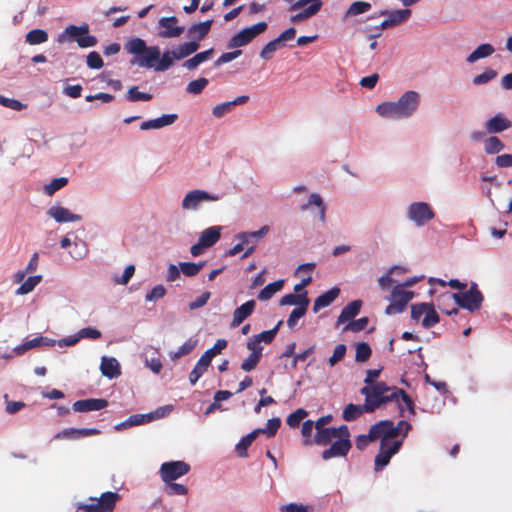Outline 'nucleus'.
I'll list each match as a JSON object with an SVG mask.
<instances>
[{
	"label": "nucleus",
	"instance_id": "obj_53",
	"mask_svg": "<svg viewBox=\"0 0 512 512\" xmlns=\"http://www.w3.org/2000/svg\"><path fill=\"white\" fill-rule=\"evenodd\" d=\"M262 357V354L260 351H257L255 353H251L241 364V369L249 372L256 368L258 365L260 359Z\"/></svg>",
	"mask_w": 512,
	"mask_h": 512
},
{
	"label": "nucleus",
	"instance_id": "obj_40",
	"mask_svg": "<svg viewBox=\"0 0 512 512\" xmlns=\"http://www.w3.org/2000/svg\"><path fill=\"white\" fill-rule=\"evenodd\" d=\"M147 47L146 42L141 38H134L126 44L127 52L133 54L135 57L143 54Z\"/></svg>",
	"mask_w": 512,
	"mask_h": 512
},
{
	"label": "nucleus",
	"instance_id": "obj_5",
	"mask_svg": "<svg viewBox=\"0 0 512 512\" xmlns=\"http://www.w3.org/2000/svg\"><path fill=\"white\" fill-rule=\"evenodd\" d=\"M448 297L453 298L458 306L470 312L480 309L484 299L476 283H472L468 291L448 294Z\"/></svg>",
	"mask_w": 512,
	"mask_h": 512
},
{
	"label": "nucleus",
	"instance_id": "obj_27",
	"mask_svg": "<svg viewBox=\"0 0 512 512\" xmlns=\"http://www.w3.org/2000/svg\"><path fill=\"white\" fill-rule=\"evenodd\" d=\"M340 294L338 287H333L325 293L318 296L313 304V311L317 313L320 309L329 306Z\"/></svg>",
	"mask_w": 512,
	"mask_h": 512
},
{
	"label": "nucleus",
	"instance_id": "obj_58",
	"mask_svg": "<svg viewBox=\"0 0 512 512\" xmlns=\"http://www.w3.org/2000/svg\"><path fill=\"white\" fill-rule=\"evenodd\" d=\"M281 325H282V321H279L275 325L274 328H272L270 330L263 331V332L255 335V336L258 339H260V342H264L266 344H270L274 340V338H275V336H276V334H277V332H278V330H279Z\"/></svg>",
	"mask_w": 512,
	"mask_h": 512
},
{
	"label": "nucleus",
	"instance_id": "obj_45",
	"mask_svg": "<svg viewBox=\"0 0 512 512\" xmlns=\"http://www.w3.org/2000/svg\"><path fill=\"white\" fill-rule=\"evenodd\" d=\"M307 297V292L304 291L302 294H286L280 299V305H298L301 306Z\"/></svg>",
	"mask_w": 512,
	"mask_h": 512
},
{
	"label": "nucleus",
	"instance_id": "obj_55",
	"mask_svg": "<svg viewBox=\"0 0 512 512\" xmlns=\"http://www.w3.org/2000/svg\"><path fill=\"white\" fill-rule=\"evenodd\" d=\"M313 427H315V423L312 420H306L302 424L301 433L303 436V444L305 446H309L314 442L311 439Z\"/></svg>",
	"mask_w": 512,
	"mask_h": 512
},
{
	"label": "nucleus",
	"instance_id": "obj_31",
	"mask_svg": "<svg viewBox=\"0 0 512 512\" xmlns=\"http://www.w3.org/2000/svg\"><path fill=\"white\" fill-rule=\"evenodd\" d=\"M89 32V27L87 24L76 26L69 25L65 28L63 34L59 36L58 42H63L67 38L75 39L77 41L78 37H81L83 34H87Z\"/></svg>",
	"mask_w": 512,
	"mask_h": 512
},
{
	"label": "nucleus",
	"instance_id": "obj_56",
	"mask_svg": "<svg viewBox=\"0 0 512 512\" xmlns=\"http://www.w3.org/2000/svg\"><path fill=\"white\" fill-rule=\"evenodd\" d=\"M368 318L362 317L357 320L350 321L343 329L344 332L352 331V332H360L364 330L368 325Z\"/></svg>",
	"mask_w": 512,
	"mask_h": 512
},
{
	"label": "nucleus",
	"instance_id": "obj_50",
	"mask_svg": "<svg viewBox=\"0 0 512 512\" xmlns=\"http://www.w3.org/2000/svg\"><path fill=\"white\" fill-rule=\"evenodd\" d=\"M209 81L207 78L201 77L196 80L191 81L187 87L186 91L189 94L197 95L200 94L205 87L208 85Z\"/></svg>",
	"mask_w": 512,
	"mask_h": 512
},
{
	"label": "nucleus",
	"instance_id": "obj_61",
	"mask_svg": "<svg viewBox=\"0 0 512 512\" xmlns=\"http://www.w3.org/2000/svg\"><path fill=\"white\" fill-rule=\"evenodd\" d=\"M104 65L100 54L96 51H92L87 56V66L91 69H100Z\"/></svg>",
	"mask_w": 512,
	"mask_h": 512
},
{
	"label": "nucleus",
	"instance_id": "obj_43",
	"mask_svg": "<svg viewBox=\"0 0 512 512\" xmlns=\"http://www.w3.org/2000/svg\"><path fill=\"white\" fill-rule=\"evenodd\" d=\"M48 40V34L42 29H34L27 33L26 42L30 45H37Z\"/></svg>",
	"mask_w": 512,
	"mask_h": 512
},
{
	"label": "nucleus",
	"instance_id": "obj_3",
	"mask_svg": "<svg viewBox=\"0 0 512 512\" xmlns=\"http://www.w3.org/2000/svg\"><path fill=\"white\" fill-rule=\"evenodd\" d=\"M382 386L375 387L374 389L361 388L360 393L365 396L363 405L348 404L342 413V418L345 421H354L358 419L363 413H372L378 409L382 399L378 398L382 394Z\"/></svg>",
	"mask_w": 512,
	"mask_h": 512
},
{
	"label": "nucleus",
	"instance_id": "obj_2",
	"mask_svg": "<svg viewBox=\"0 0 512 512\" xmlns=\"http://www.w3.org/2000/svg\"><path fill=\"white\" fill-rule=\"evenodd\" d=\"M381 369H369L366 371V378L364 380L365 386L363 388L374 389L375 387L382 386V394L378 398L382 399L381 404L388 403L389 400L396 399L397 396H402V400L412 415H416L415 405L407 392L401 388L390 387L385 382H375L374 380L379 377Z\"/></svg>",
	"mask_w": 512,
	"mask_h": 512
},
{
	"label": "nucleus",
	"instance_id": "obj_28",
	"mask_svg": "<svg viewBox=\"0 0 512 512\" xmlns=\"http://www.w3.org/2000/svg\"><path fill=\"white\" fill-rule=\"evenodd\" d=\"M221 237V227L220 226H212L205 229L200 237L199 241L201 245H204L206 248L213 246Z\"/></svg>",
	"mask_w": 512,
	"mask_h": 512
},
{
	"label": "nucleus",
	"instance_id": "obj_16",
	"mask_svg": "<svg viewBox=\"0 0 512 512\" xmlns=\"http://www.w3.org/2000/svg\"><path fill=\"white\" fill-rule=\"evenodd\" d=\"M351 449L350 439H337L331 446L322 452V459L346 456Z\"/></svg>",
	"mask_w": 512,
	"mask_h": 512
},
{
	"label": "nucleus",
	"instance_id": "obj_52",
	"mask_svg": "<svg viewBox=\"0 0 512 512\" xmlns=\"http://www.w3.org/2000/svg\"><path fill=\"white\" fill-rule=\"evenodd\" d=\"M308 415L307 411L303 408H299L291 413L287 419V425L291 428H296L300 425V422Z\"/></svg>",
	"mask_w": 512,
	"mask_h": 512
},
{
	"label": "nucleus",
	"instance_id": "obj_17",
	"mask_svg": "<svg viewBox=\"0 0 512 512\" xmlns=\"http://www.w3.org/2000/svg\"><path fill=\"white\" fill-rule=\"evenodd\" d=\"M108 406V401L102 398H89L78 400L73 403V410L76 412H89L101 410Z\"/></svg>",
	"mask_w": 512,
	"mask_h": 512
},
{
	"label": "nucleus",
	"instance_id": "obj_30",
	"mask_svg": "<svg viewBox=\"0 0 512 512\" xmlns=\"http://www.w3.org/2000/svg\"><path fill=\"white\" fill-rule=\"evenodd\" d=\"M199 47L200 45L196 41L185 42L172 50V55L176 60H181L195 53Z\"/></svg>",
	"mask_w": 512,
	"mask_h": 512
},
{
	"label": "nucleus",
	"instance_id": "obj_63",
	"mask_svg": "<svg viewBox=\"0 0 512 512\" xmlns=\"http://www.w3.org/2000/svg\"><path fill=\"white\" fill-rule=\"evenodd\" d=\"M166 289L163 285L159 284L152 288V290L146 294V301H155L165 296Z\"/></svg>",
	"mask_w": 512,
	"mask_h": 512
},
{
	"label": "nucleus",
	"instance_id": "obj_38",
	"mask_svg": "<svg viewBox=\"0 0 512 512\" xmlns=\"http://www.w3.org/2000/svg\"><path fill=\"white\" fill-rule=\"evenodd\" d=\"M505 148L504 143L497 136H490L484 142V150L487 154H497Z\"/></svg>",
	"mask_w": 512,
	"mask_h": 512
},
{
	"label": "nucleus",
	"instance_id": "obj_23",
	"mask_svg": "<svg viewBox=\"0 0 512 512\" xmlns=\"http://www.w3.org/2000/svg\"><path fill=\"white\" fill-rule=\"evenodd\" d=\"M178 119L177 114H164L159 118L142 122L141 130L160 129L162 127L173 124Z\"/></svg>",
	"mask_w": 512,
	"mask_h": 512
},
{
	"label": "nucleus",
	"instance_id": "obj_34",
	"mask_svg": "<svg viewBox=\"0 0 512 512\" xmlns=\"http://www.w3.org/2000/svg\"><path fill=\"white\" fill-rule=\"evenodd\" d=\"M284 286V280L280 279L273 283L267 284L258 294L260 301H267L271 299L275 293L279 292Z\"/></svg>",
	"mask_w": 512,
	"mask_h": 512
},
{
	"label": "nucleus",
	"instance_id": "obj_54",
	"mask_svg": "<svg viewBox=\"0 0 512 512\" xmlns=\"http://www.w3.org/2000/svg\"><path fill=\"white\" fill-rule=\"evenodd\" d=\"M152 97L149 93L139 92L137 86L131 87L127 93V99L131 102L149 101Z\"/></svg>",
	"mask_w": 512,
	"mask_h": 512
},
{
	"label": "nucleus",
	"instance_id": "obj_62",
	"mask_svg": "<svg viewBox=\"0 0 512 512\" xmlns=\"http://www.w3.org/2000/svg\"><path fill=\"white\" fill-rule=\"evenodd\" d=\"M242 54L241 50H234L232 52L223 53L214 63L216 67H219L225 63L231 62L238 58Z\"/></svg>",
	"mask_w": 512,
	"mask_h": 512
},
{
	"label": "nucleus",
	"instance_id": "obj_32",
	"mask_svg": "<svg viewBox=\"0 0 512 512\" xmlns=\"http://www.w3.org/2000/svg\"><path fill=\"white\" fill-rule=\"evenodd\" d=\"M213 53H214L213 48L199 52L196 55H194L192 58L186 60L183 63V67H185L188 70H194L201 63L209 60L212 57Z\"/></svg>",
	"mask_w": 512,
	"mask_h": 512
},
{
	"label": "nucleus",
	"instance_id": "obj_25",
	"mask_svg": "<svg viewBox=\"0 0 512 512\" xmlns=\"http://www.w3.org/2000/svg\"><path fill=\"white\" fill-rule=\"evenodd\" d=\"M412 11L410 9H399V10H382L379 12V16H387L392 27L400 25L406 22L411 17Z\"/></svg>",
	"mask_w": 512,
	"mask_h": 512
},
{
	"label": "nucleus",
	"instance_id": "obj_47",
	"mask_svg": "<svg viewBox=\"0 0 512 512\" xmlns=\"http://www.w3.org/2000/svg\"><path fill=\"white\" fill-rule=\"evenodd\" d=\"M372 350L368 343L366 342H360L356 345V354H355V360L356 362H366L371 357Z\"/></svg>",
	"mask_w": 512,
	"mask_h": 512
},
{
	"label": "nucleus",
	"instance_id": "obj_6",
	"mask_svg": "<svg viewBox=\"0 0 512 512\" xmlns=\"http://www.w3.org/2000/svg\"><path fill=\"white\" fill-rule=\"evenodd\" d=\"M265 21L258 22L250 27L244 28L235 34L228 42V48H238L251 43L258 35L267 30Z\"/></svg>",
	"mask_w": 512,
	"mask_h": 512
},
{
	"label": "nucleus",
	"instance_id": "obj_60",
	"mask_svg": "<svg viewBox=\"0 0 512 512\" xmlns=\"http://www.w3.org/2000/svg\"><path fill=\"white\" fill-rule=\"evenodd\" d=\"M347 348L344 344H338L334 351L332 356L329 358L328 362L331 367L336 365L338 362H340L346 354Z\"/></svg>",
	"mask_w": 512,
	"mask_h": 512
},
{
	"label": "nucleus",
	"instance_id": "obj_24",
	"mask_svg": "<svg viewBox=\"0 0 512 512\" xmlns=\"http://www.w3.org/2000/svg\"><path fill=\"white\" fill-rule=\"evenodd\" d=\"M48 215L58 223L75 222L81 219L79 215L73 214L68 209L61 206L51 207L48 210Z\"/></svg>",
	"mask_w": 512,
	"mask_h": 512
},
{
	"label": "nucleus",
	"instance_id": "obj_1",
	"mask_svg": "<svg viewBox=\"0 0 512 512\" xmlns=\"http://www.w3.org/2000/svg\"><path fill=\"white\" fill-rule=\"evenodd\" d=\"M420 95L416 91L405 92L397 102H384L376 111L383 117L400 119L411 116L419 106Z\"/></svg>",
	"mask_w": 512,
	"mask_h": 512
},
{
	"label": "nucleus",
	"instance_id": "obj_18",
	"mask_svg": "<svg viewBox=\"0 0 512 512\" xmlns=\"http://www.w3.org/2000/svg\"><path fill=\"white\" fill-rule=\"evenodd\" d=\"M511 126V120L502 113L496 114L485 123L486 131L490 134L501 133L504 130L509 129Z\"/></svg>",
	"mask_w": 512,
	"mask_h": 512
},
{
	"label": "nucleus",
	"instance_id": "obj_13",
	"mask_svg": "<svg viewBox=\"0 0 512 512\" xmlns=\"http://www.w3.org/2000/svg\"><path fill=\"white\" fill-rule=\"evenodd\" d=\"M217 200H219L218 195H213L204 190L196 189L188 192L185 195L184 199L182 200V207L183 209L187 210H195L202 202Z\"/></svg>",
	"mask_w": 512,
	"mask_h": 512
},
{
	"label": "nucleus",
	"instance_id": "obj_51",
	"mask_svg": "<svg viewBox=\"0 0 512 512\" xmlns=\"http://www.w3.org/2000/svg\"><path fill=\"white\" fill-rule=\"evenodd\" d=\"M174 60L176 59L173 57L172 51L164 52L162 56L159 57V60L156 62L155 70L166 71L172 66Z\"/></svg>",
	"mask_w": 512,
	"mask_h": 512
},
{
	"label": "nucleus",
	"instance_id": "obj_7",
	"mask_svg": "<svg viewBox=\"0 0 512 512\" xmlns=\"http://www.w3.org/2000/svg\"><path fill=\"white\" fill-rule=\"evenodd\" d=\"M413 296L414 293L412 291H406L400 285L395 286L390 296L391 303L386 307L385 313L393 315L403 312Z\"/></svg>",
	"mask_w": 512,
	"mask_h": 512
},
{
	"label": "nucleus",
	"instance_id": "obj_15",
	"mask_svg": "<svg viewBox=\"0 0 512 512\" xmlns=\"http://www.w3.org/2000/svg\"><path fill=\"white\" fill-rule=\"evenodd\" d=\"M160 57V48L158 46H150L147 47L143 54H140L138 57H134L131 60L132 65H138L144 68H154L156 66V62Z\"/></svg>",
	"mask_w": 512,
	"mask_h": 512
},
{
	"label": "nucleus",
	"instance_id": "obj_19",
	"mask_svg": "<svg viewBox=\"0 0 512 512\" xmlns=\"http://www.w3.org/2000/svg\"><path fill=\"white\" fill-rule=\"evenodd\" d=\"M255 305L256 303L254 300H249L236 308L233 313L231 327H238L244 320H246L253 313Z\"/></svg>",
	"mask_w": 512,
	"mask_h": 512
},
{
	"label": "nucleus",
	"instance_id": "obj_49",
	"mask_svg": "<svg viewBox=\"0 0 512 512\" xmlns=\"http://www.w3.org/2000/svg\"><path fill=\"white\" fill-rule=\"evenodd\" d=\"M68 179L66 177H59L53 179L49 184L45 185L44 192L48 196H52L55 192L66 186Z\"/></svg>",
	"mask_w": 512,
	"mask_h": 512
},
{
	"label": "nucleus",
	"instance_id": "obj_37",
	"mask_svg": "<svg viewBox=\"0 0 512 512\" xmlns=\"http://www.w3.org/2000/svg\"><path fill=\"white\" fill-rule=\"evenodd\" d=\"M42 276L35 275L28 277L20 287L15 291L16 295H26L34 290V288L41 282Z\"/></svg>",
	"mask_w": 512,
	"mask_h": 512
},
{
	"label": "nucleus",
	"instance_id": "obj_42",
	"mask_svg": "<svg viewBox=\"0 0 512 512\" xmlns=\"http://www.w3.org/2000/svg\"><path fill=\"white\" fill-rule=\"evenodd\" d=\"M205 266V262H181L179 263V267L181 272L188 277L196 276L200 270Z\"/></svg>",
	"mask_w": 512,
	"mask_h": 512
},
{
	"label": "nucleus",
	"instance_id": "obj_12",
	"mask_svg": "<svg viewBox=\"0 0 512 512\" xmlns=\"http://www.w3.org/2000/svg\"><path fill=\"white\" fill-rule=\"evenodd\" d=\"M408 217L418 226L426 224L434 218V212L425 202L412 203L408 208Z\"/></svg>",
	"mask_w": 512,
	"mask_h": 512
},
{
	"label": "nucleus",
	"instance_id": "obj_9",
	"mask_svg": "<svg viewBox=\"0 0 512 512\" xmlns=\"http://www.w3.org/2000/svg\"><path fill=\"white\" fill-rule=\"evenodd\" d=\"M403 445V440H395V442L391 443H380L379 452L375 457L374 461V470L376 472L381 471L384 467H386L392 456H394L400 450Z\"/></svg>",
	"mask_w": 512,
	"mask_h": 512
},
{
	"label": "nucleus",
	"instance_id": "obj_39",
	"mask_svg": "<svg viewBox=\"0 0 512 512\" xmlns=\"http://www.w3.org/2000/svg\"><path fill=\"white\" fill-rule=\"evenodd\" d=\"M309 302V299H305L303 305L292 310L287 320L289 328H293L297 324L298 320L305 315Z\"/></svg>",
	"mask_w": 512,
	"mask_h": 512
},
{
	"label": "nucleus",
	"instance_id": "obj_14",
	"mask_svg": "<svg viewBox=\"0 0 512 512\" xmlns=\"http://www.w3.org/2000/svg\"><path fill=\"white\" fill-rule=\"evenodd\" d=\"M178 19L175 16L163 17L158 21L160 31L158 35L162 38H177L185 30L184 26H178Z\"/></svg>",
	"mask_w": 512,
	"mask_h": 512
},
{
	"label": "nucleus",
	"instance_id": "obj_4",
	"mask_svg": "<svg viewBox=\"0 0 512 512\" xmlns=\"http://www.w3.org/2000/svg\"><path fill=\"white\" fill-rule=\"evenodd\" d=\"M120 495L117 492H104L99 498L91 497L93 503H79L77 512H113Z\"/></svg>",
	"mask_w": 512,
	"mask_h": 512
},
{
	"label": "nucleus",
	"instance_id": "obj_29",
	"mask_svg": "<svg viewBox=\"0 0 512 512\" xmlns=\"http://www.w3.org/2000/svg\"><path fill=\"white\" fill-rule=\"evenodd\" d=\"M259 434H264L263 429H255L251 433L247 434L246 436L242 437L239 443L236 445V451L239 457H247V449L249 446L253 443V441L256 439V437Z\"/></svg>",
	"mask_w": 512,
	"mask_h": 512
},
{
	"label": "nucleus",
	"instance_id": "obj_8",
	"mask_svg": "<svg viewBox=\"0 0 512 512\" xmlns=\"http://www.w3.org/2000/svg\"><path fill=\"white\" fill-rule=\"evenodd\" d=\"M190 471V465L184 461L164 462L159 470L161 479L165 483L173 482L186 475Z\"/></svg>",
	"mask_w": 512,
	"mask_h": 512
},
{
	"label": "nucleus",
	"instance_id": "obj_36",
	"mask_svg": "<svg viewBox=\"0 0 512 512\" xmlns=\"http://www.w3.org/2000/svg\"><path fill=\"white\" fill-rule=\"evenodd\" d=\"M371 9V4L366 1H355L353 2L345 12L344 18L354 17L363 14Z\"/></svg>",
	"mask_w": 512,
	"mask_h": 512
},
{
	"label": "nucleus",
	"instance_id": "obj_22",
	"mask_svg": "<svg viewBox=\"0 0 512 512\" xmlns=\"http://www.w3.org/2000/svg\"><path fill=\"white\" fill-rule=\"evenodd\" d=\"M362 304L363 303L361 300H354V301L350 302L349 304H347L342 309L340 315L337 318L336 327H338L339 325H341L347 321H350L354 317H356L360 312Z\"/></svg>",
	"mask_w": 512,
	"mask_h": 512
},
{
	"label": "nucleus",
	"instance_id": "obj_57",
	"mask_svg": "<svg viewBox=\"0 0 512 512\" xmlns=\"http://www.w3.org/2000/svg\"><path fill=\"white\" fill-rule=\"evenodd\" d=\"M497 76V72L491 68L486 69L483 73L475 76L473 78L474 85H483L491 80H493Z\"/></svg>",
	"mask_w": 512,
	"mask_h": 512
},
{
	"label": "nucleus",
	"instance_id": "obj_41",
	"mask_svg": "<svg viewBox=\"0 0 512 512\" xmlns=\"http://www.w3.org/2000/svg\"><path fill=\"white\" fill-rule=\"evenodd\" d=\"M334 431L333 428H324L320 430H316V434L314 436V443L317 445L325 446L334 439Z\"/></svg>",
	"mask_w": 512,
	"mask_h": 512
},
{
	"label": "nucleus",
	"instance_id": "obj_35",
	"mask_svg": "<svg viewBox=\"0 0 512 512\" xmlns=\"http://www.w3.org/2000/svg\"><path fill=\"white\" fill-rule=\"evenodd\" d=\"M310 205H315L319 208V220L322 223H324L325 222L326 206H325L321 196L319 194L312 193L309 196L308 202L301 206V210L302 211L307 210Z\"/></svg>",
	"mask_w": 512,
	"mask_h": 512
},
{
	"label": "nucleus",
	"instance_id": "obj_20",
	"mask_svg": "<svg viewBox=\"0 0 512 512\" xmlns=\"http://www.w3.org/2000/svg\"><path fill=\"white\" fill-rule=\"evenodd\" d=\"M213 20H206L203 22L195 23L188 28V36L192 38V41L199 43L203 40L210 32Z\"/></svg>",
	"mask_w": 512,
	"mask_h": 512
},
{
	"label": "nucleus",
	"instance_id": "obj_21",
	"mask_svg": "<svg viewBox=\"0 0 512 512\" xmlns=\"http://www.w3.org/2000/svg\"><path fill=\"white\" fill-rule=\"evenodd\" d=\"M54 344V340L48 339L47 337L38 336L16 346L14 348V352L17 355H23L25 352L32 348H36L39 346H54Z\"/></svg>",
	"mask_w": 512,
	"mask_h": 512
},
{
	"label": "nucleus",
	"instance_id": "obj_64",
	"mask_svg": "<svg viewBox=\"0 0 512 512\" xmlns=\"http://www.w3.org/2000/svg\"><path fill=\"white\" fill-rule=\"evenodd\" d=\"M311 510V507L297 503H290L281 508V512H311Z\"/></svg>",
	"mask_w": 512,
	"mask_h": 512
},
{
	"label": "nucleus",
	"instance_id": "obj_33",
	"mask_svg": "<svg viewBox=\"0 0 512 512\" xmlns=\"http://www.w3.org/2000/svg\"><path fill=\"white\" fill-rule=\"evenodd\" d=\"M494 51L495 49L491 44H481L467 57V62L474 63L479 59L489 57L494 53Z\"/></svg>",
	"mask_w": 512,
	"mask_h": 512
},
{
	"label": "nucleus",
	"instance_id": "obj_10",
	"mask_svg": "<svg viewBox=\"0 0 512 512\" xmlns=\"http://www.w3.org/2000/svg\"><path fill=\"white\" fill-rule=\"evenodd\" d=\"M372 438L381 439L380 443L395 442L397 430L394 428V422L391 420H382L370 427Z\"/></svg>",
	"mask_w": 512,
	"mask_h": 512
},
{
	"label": "nucleus",
	"instance_id": "obj_46",
	"mask_svg": "<svg viewBox=\"0 0 512 512\" xmlns=\"http://www.w3.org/2000/svg\"><path fill=\"white\" fill-rule=\"evenodd\" d=\"M439 322V315L437 314L433 304H428L425 316L422 320L424 328L434 327Z\"/></svg>",
	"mask_w": 512,
	"mask_h": 512
},
{
	"label": "nucleus",
	"instance_id": "obj_48",
	"mask_svg": "<svg viewBox=\"0 0 512 512\" xmlns=\"http://www.w3.org/2000/svg\"><path fill=\"white\" fill-rule=\"evenodd\" d=\"M197 340L192 338L188 339L185 343H183L176 352L170 354L172 359H178L182 356L188 355L192 352V350L196 347Z\"/></svg>",
	"mask_w": 512,
	"mask_h": 512
},
{
	"label": "nucleus",
	"instance_id": "obj_11",
	"mask_svg": "<svg viewBox=\"0 0 512 512\" xmlns=\"http://www.w3.org/2000/svg\"><path fill=\"white\" fill-rule=\"evenodd\" d=\"M296 36V29L294 27H290L283 31L277 38L268 42L261 50L260 57L264 60H269L272 58L273 54L282 46H284V42L290 41L294 39Z\"/></svg>",
	"mask_w": 512,
	"mask_h": 512
},
{
	"label": "nucleus",
	"instance_id": "obj_44",
	"mask_svg": "<svg viewBox=\"0 0 512 512\" xmlns=\"http://www.w3.org/2000/svg\"><path fill=\"white\" fill-rule=\"evenodd\" d=\"M318 12H319V7H317V4L309 5L308 7L304 8L299 13L292 15L290 18V21L292 23H299L303 20H306V19L316 15Z\"/></svg>",
	"mask_w": 512,
	"mask_h": 512
},
{
	"label": "nucleus",
	"instance_id": "obj_26",
	"mask_svg": "<svg viewBox=\"0 0 512 512\" xmlns=\"http://www.w3.org/2000/svg\"><path fill=\"white\" fill-rule=\"evenodd\" d=\"M100 370L101 373L109 379L116 378L121 374L118 361L115 358H109L106 356L102 357Z\"/></svg>",
	"mask_w": 512,
	"mask_h": 512
},
{
	"label": "nucleus",
	"instance_id": "obj_59",
	"mask_svg": "<svg viewBox=\"0 0 512 512\" xmlns=\"http://www.w3.org/2000/svg\"><path fill=\"white\" fill-rule=\"evenodd\" d=\"M227 345H228L227 340L218 339L215 342V344L213 345V347H211L210 349H208L204 352V355L212 360L216 355L220 354L222 352V350H224L227 347Z\"/></svg>",
	"mask_w": 512,
	"mask_h": 512
}]
</instances>
